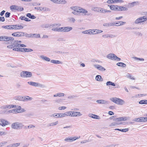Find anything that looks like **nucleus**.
<instances>
[{
    "mask_svg": "<svg viewBox=\"0 0 147 147\" xmlns=\"http://www.w3.org/2000/svg\"><path fill=\"white\" fill-rule=\"evenodd\" d=\"M110 100L114 102L119 105H122L125 103V101L123 100L116 97L111 98H110Z\"/></svg>",
    "mask_w": 147,
    "mask_h": 147,
    "instance_id": "f257e3e1",
    "label": "nucleus"
},
{
    "mask_svg": "<svg viewBox=\"0 0 147 147\" xmlns=\"http://www.w3.org/2000/svg\"><path fill=\"white\" fill-rule=\"evenodd\" d=\"M24 125L21 123L16 122L13 123L11 125L12 128L18 129L22 128Z\"/></svg>",
    "mask_w": 147,
    "mask_h": 147,
    "instance_id": "f03ea898",
    "label": "nucleus"
},
{
    "mask_svg": "<svg viewBox=\"0 0 147 147\" xmlns=\"http://www.w3.org/2000/svg\"><path fill=\"white\" fill-rule=\"evenodd\" d=\"M93 10H94L95 11L98 12L102 13L111 12L110 10H107L101 7H94L93 8Z\"/></svg>",
    "mask_w": 147,
    "mask_h": 147,
    "instance_id": "7ed1b4c3",
    "label": "nucleus"
},
{
    "mask_svg": "<svg viewBox=\"0 0 147 147\" xmlns=\"http://www.w3.org/2000/svg\"><path fill=\"white\" fill-rule=\"evenodd\" d=\"M107 58L112 60H115L119 61L121 59L118 57L115 54L113 53H110L107 55Z\"/></svg>",
    "mask_w": 147,
    "mask_h": 147,
    "instance_id": "20e7f679",
    "label": "nucleus"
},
{
    "mask_svg": "<svg viewBox=\"0 0 147 147\" xmlns=\"http://www.w3.org/2000/svg\"><path fill=\"white\" fill-rule=\"evenodd\" d=\"M32 76L31 72L27 71H23L20 74V76L22 78H30Z\"/></svg>",
    "mask_w": 147,
    "mask_h": 147,
    "instance_id": "39448f33",
    "label": "nucleus"
},
{
    "mask_svg": "<svg viewBox=\"0 0 147 147\" xmlns=\"http://www.w3.org/2000/svg\"><path fill=\"white\" fill-rule=\"evenodd\" d=\"M13 38L5 36H0V41H7L9 40H14Z\"/></svg>",
    "mask_w": 147,
    "mask_h": 147,
    "instance_id": "423d86ee",
    "label": "nucleus"
},
{
    "mask_svg": "<svg viewBox=\"0 0 147 147\" xmlns=\"http://www.w3.org/2000/svg\"><path fill=\"white\" fill-rule=\"evenodd\" d=\"M78 12L82 13L84 15L87 16H89L90 14V13H88V11L86 9L79 7H78Z\"/></svg>",
    "mask_w": 147,
    "mask_h": 147,
    "instance_id": "0eeeda50",
    "label": "nucleus"
},
{
    "mask_svg": "<svg viewBox=\"0 0 147 147\" xmlns=\"http://www.w3.org/2000/svg\"><path fill=\"white\" fill-rule=\"evenodd\" d=\"M25 33L22 32H14L12 34V35L16 37H22L24 36Z\"/></svg>",
    "mask_w": 147,
    "mask_h": 147,
    "instance_id": "6e6552de",
    "label": "nucleus"
},
{
    "mask_svg": "<svg viewBox=\"0 0 147 147\" xmlns=\"http://www.w3.org/2000/svg\"><path fill=\"white\" fill-rule=\"evenodd\" d=\"M9 124V122L5 120L4 119H0V125L2 126H4Z\"/></svg>",
    "mask_w": 147,
    "mask_h": 147,
    "instance_id": "1a4fd4ad",
    "label": "nucleus"
},
{
    "mask_svg": "<svg viewBox=\"0 0 147 147\" xmlns=\"http://www.w3.org/2000/svg\"><path fill=\"white\" fill-rule=\"evenodd\" d=\"M95 32V30H94V29H92L83 31L82 32V33L84 34H94V33Z\"/></svg>",
    "mask_w": 147,
    "mask_h": 147,
    "instance_id": "9d476101",
    "label": "nucleus"
},
{
    "mask_svg": "<svg viewBox=\"0 0 147 147\" xmlns=\"http://www.w3.org/2000/svg\"><path fill=\"white\" fill-rule=\"evenodd\" d=\"M94 66L95 67L100 71H104L106 70L105 69L104 67L100 65H94Z\"/></svg>",
    "mask_w": 147,
    "mask_h": 147,
    "instance_id": "9b49d317",
    "label": "nucleus"
},
{
    "mask_svg": "<svg viewBox=\"0 0 147 147\" xmlns=\"http://www.w3.org/2000/svg\"><path fill=\"white\" fill-rule=\"evenodd\" d=\"M96 102L98 104H101L105 105L108 103V101H107L102 99L97 100L96 101Z\"/></svg>",
    "mask_w": 147,
    "mask_h": 147,
    "instance_id": "f8f14e48",
    "label": "nucleus"
},
{
    "mask_svg": "<svg viewBox=\"0 0 147 147\" xmlns=\"http://www.w3.org/2000/svg\"><path fill=\"white\" fill-rule=\"evenodd\" d=\"M108 6L109 7L110 9L114 11H117V8L118 7V5H108Z\"/></svg>",
    "mask_w": 147,
    "mask_h": 147,
    "instance_id": "ddd939ff",
    "label": "nucleus"
},
{
    "mask_svg": "<svg viewBox=\"0 0 147 147\" xmlns=\"http://www.w3.org/2000/svg\"><path fill=\"white\" fill-rule=\"evenodd\" d=\"M72 117H77L81 116L82 115V114L80 112L73 111L72 112Z\"/></svg>",
    "mask_w": 147,
    "mask_h": 147,
    "instance_id": "4468645a",
    "label": "nucleus"
},
{
    "mask_svg": "<svg viewBox=\"0 0 147 147\" xmlns=\"http://www.w3.org/2000/svg\"><path fill=\"white\" fill-rule=\"evenodd\" d=\"M139 4V3L138 2H134L131 3H129L128 4V6L129 7H132Z\"/></svg>",
    "mask_w": 147,
    "mask_h": 147,
    "instance_id": "2eb2a0df",
    "label": "nucleus"
},
{
    "mask_svg": "<svg viewBox=\"0 0 147 147\" xmlns=\"http://www.w3.org/2000/svg\"><path fill=\"white\" fill-rule=\"evenodd\" d=\"M88 116L92 118L96 119H99L100 117L96 115L93 114L92 113H90L88 115Z\"/></svg>",
    "mask_w": 147,
    "mask_h": 147,
    "instance_id": "dca6fc26",
    "label": "nucleus"
},
{
    "mask_svg": "<svg viewBox=\"0 0 147 147\" xmlns=\"http://www.w3.org/2000/svg\"><path fill=\"white\" fill-rule=\"evenodd\" d=\"M19 112L18 111L16 110V109H13L9 110L6 113L7 114H9L10 113H19Z\"/></svg>",
    "mask_w": 147,
    "mask_h": 147,
    "instance_id": "f3484780",
    "label": "nucleus"
},
{
    "mask_svg": "<svg viewBox=\"0 0 147 147\" xmlns=\"http://www.w3.org/2000/svg\"><path fill=\"white\" fill-rule=\"evenodd\" d=\"M59 122L58 121H56L49 123L48 124L47 126L49 127H52L56 125Z\"/></svg>",
    "mask_w": 147,
    "mask_h": 147,
    "instance_id": "a211bd4d",
    "label": "nucleus"
},
{
    "mask_svg": "<svg viewBox=\"0 0 147 147\" xmlns=\"http://www.w3.org/2000/svg\"><path fill=\"white\" fill-rule=\"evenodd\" d=\"M28 83L31 86L34 87H37L38 83L34 82H28Z\"/></svg>",
    "mask_w": 147,
    "mask_h": 147,
    "instance_id": "6ab92c4d",
    "label": "nucleus"
},
{
    "mask_svg": "<svg viewBox=\"0 0 147 147\" xmlns=\"http://www.w3.org/2000/svg\"><path fill=\"white\" fill-rule=\"evenodd\" d=\"M142 22H143V21H142V18L141 17L137 19L134 22V23L136 24H138Z\"/></svg>",
    "mask_w": 147,
    "mask_h": 147,
    "instance_id": "aec40b11",
    "label": "nucleus"
},
{
    "mask_svg": "<svg viewBox=\"0 0 147 147\" xmlns=\"http://www.w3.org/2000/svg\"><path fill=\"white\" fill-rule=\"evenodd\" d=\"M127 9L126 7L122 6H118V7L117 8L118 11H127Z\"/></svg>",
    "mask_w": 147,
    "mask_h": 147,
    "instance_id": "412c9836",
    "label": "nucleus"
},
{
    "mask_svg": "<svg viewBox=\"0 0 147 147\" xmlns=\"http://www.w3.org/2000/svg\"><path fill=\"white\" fill-rule=\"evenodd\" d=\"M40 57L43 60L47 61H50V59L49 58L43 55H41Z\"/></svg>",
    "mask_w": 147,
    "mask_h": 147,
    "instance_id": "4be33fe9",
    "label": "nucleus"
},
{
    "mask_svg": "<svg viewBox=\"0 0 147 147\" xmlns=\"http://www.w3.org/2000/svg\"><path fill=\"white\" fill-rule=\"evenodd\" d=\"M14 25V30H19L20 29H22L23 28V27L21 25H18L17 24L15 25Z\"/></svg>",
    "mask_w": 147,
    "mask_h": 147,
    "instance_id": "5701e85b",
    "label": "nucleus"
},
{
    "mask_svg": "<svg viewBox=\"0 0 147 147\" xmlns=\"http://www.w3.org/2000/svg\"><path fill=\"white\" fill-rule=\"evenodd\" d=\"M133 33L136 36H142L143 35V34L140 32L138 31H134Z\"/></svg>",
    "mask_w": 147,
    "mask_h": 147,
    "instance_id": "b1692460",
    "label": "nucleus"
},
{
    "mask_svg": "<svg viewBox=\"0 0 147 147\" xmlns=\"http://www.w3.org/2000/svg\"><path fill=\"white\" fill-rule=\"evenodd\" d=\"M14 99L21 101H24V98L23 97L20 96H17L14 97Z\"/></svg>",
    "mask_w": 147,
    "mask_h": 147,
    "instance_id": "393cba45",
    "label": "nucleus"
},
{
    "mask_svg": "<svg viewBox=\"0 0 147 147\" xmlns=\"http://www.w3.org/2000/svg\"><path fill=\"white\" fill-rule=\"evenodd\" d=\"M102 36L104 38L110 37L113 38L115 37V36L114 35L110 34H104Z\"/></svg>",
    "mask_w": 147,
    "mask_h": 147,
    "instance_id": "a878e982",
    "label": "nucleus"
},
{
    "mask_svg": "<svg viewBox=\"0 0 147 147\" xmlns=\"http://www.w3.org/2000/svg\"><path fill=\"white\" fill-rule=\"evenodd\" d=\"M72 29V28L70 27H64V32H68Z\"/></svg>",
    "mask_w": 147,
    "mask_h": 147,
    "instance_id": "bb28decb",
    "label": "nucleus"
},
{
    "mask_svg": "<svg viewBox=\"0 0 147 147\" xmlns=\"http://www.w3.org/2000/svg\"><path fill=\"white\" fill-rule=\"evenodd\" d=\"M115 23L114 22H113L112 23H105L103 24V26H113L115 25Z\"/></svg>",
    "mask_w": 147,
    "mask_h": 147,
    "instance_id": "cd10ccee",
    "label": "nucleus"
},
{
    "mask_svg": "<svg viewBox=\"0 0 147 147\" xmlns=\"http://www.w3.org/2000/svg\"><path fill=\"white\" fill-rule=\"evenodd\" d=\"M95 79L98 81H103V79L101 76L99 75H97L96 76Z\"/></svg>",
    "mask_w": 147,
    "mask_h": 147,
    "instance_id": "c85d7f7f",
    "label": "nucleus"
},
{
    "mask_svg": "<svg viewBox=\"0 0 147 147\" xmlns=\"http://www.w3.org/2000/svg\"><path fill=\"white\" fill-rule=\"evenodd\" d=\"M56 115L57 116L55 118H59L63 117H65V115L64 113H58L56 114Z\"/></svg>",
    "mask_w": 147,
    "mask_h": 147,
    "instance_id": "c756f323",
    "label": "nucleus"
},
{
    "mask_svg": "<svg viewBox=\"0 0 147 147\" xmlns=\"http://www.w3.org/2000/svg\"><path fill=\"white\" fill-rule=\"evenodd\" d=\"M20 19L22 20H24L27 22L30 21L31 20H30L28 18L26 17L25 16H21L20 17Z\"/></svg>",
    "mask_w": 147,
    "mask_h": 147,
    "instance_id": "7c9ffc66",
    "label": "nucleus"
},
{
    "mask_svg": "<svg viewBox=\"0 0 147 147\" xmlns=\"http://www.w3.org/2000/svg\"><path fill=\"white\" fill-rule=\"evenodd\" d=\"M6 109H11L12 108H16V106L14 105H5Z\"/></svg>",
    "mask_w": 147,
    "mask_h": 147,
    "instance_id": "2f4dec72",
    "label": "nucleus"
},
{
    "mask_svg": "<svg viewBox=\"0 0 147 147\" xmlns=\"http://www.w3.org/2000/svg\"><path fill=\"white\" fill-rule=\"evenodd\" d=\"M117 66H119L122 67H125L126 65L122 62H119L117 63L116 64Z\"/></svg>",
    "mask_w": 147,
    "mask_h": 147,
    "instance_id": "473e14b6",
    "label": "nucleus"
},
{
    "mask_svg": "<svg viewBox=\"0 0 147 147\" xmlns=\"http://www.w3.org/2000/svg\"><path fill=\"white\" fill-rule=\"evenodd\" d=\"M26 16L32 19H34L36 18V17L35 16L31 15L30 13H27L26 14Z\"/></svg>",
    "mask_w": 147,
    "mask_h": 147,
    "instance_id": "72a5a7b5",
    "label": "nucleus"
},
{
    "mask_svg": "<svg viewBox=\"0 0 147 147\" xmlns=\"http://www.w3.org/2000/svg\"><path fill=\"white\" fill-rule=\"evenodd\" d=\"M13 45H13V48H19L20 47V44L17 43V42H16V41H15L14 42H13Z\"/></svg>",
    "mask_w": 147,
    "mask_h": 147,
    "instance_id": "f704fd0d",
    "label": "nucleus"
},
{
    "mask_svg": "<svg viewBox=\"0 0 147 147\" xmlns=\"http://www.w3.org/2000/svg\"><path fill=\"white\" fill-rule=\"evenodd\" d=\"M61 26V24L60 23H55L52 24L50 25V26L52 27H59L60 26Z\"/></svg>",
    "mask_w": 147,
    "mask_h": 147,
    "instance_id": "c9c22d12",
    "label": "nucleus"
},
{
    "mask_svg": "<svg viewBox=\"0 0 147 147\" xmlns=\"http://www.w3.org/2000/svg\"><path fill=\"white\" fill-rule=\"evenodd\" d=\"M106 84L107 86L111 85L114 86H115V85L114 82L111 81L107 82Z\"/></svg>",
    "mask_w": 147,
    "mask_h": 147,
    "instance_id": "e433bc0d",
    "label": "nucleus"
},
{
    "mask_svg": "<svg viewBox=\"0 0 147 147\" xmlns=\"http://www.w3.org/2000/svg\"><path fill=\"white\" fill-rule=\"evenodd\" d=\"M128 129H129L128 128H126L123 129H115V130H118L123 132H127L128 131Z\"/></svg>",
    "mask_w": 147,
    "mask_h": 147,
    "instance_id": "4c0bfd02",
    "label": "nucleus"
},
{
    "mask_svg": "<svg viewBox=\"0 0 147 147\" xmlns=\"http://www.w3.org/2000/svg\"><path fill=\"white\" fill-rule=\"evenodd\" d=\"M32 99V97H30L28 96H26L24 98V100H27L28 101H30Z\"/></svg>",
    "mask_w": 147,
    "mask_h": 147,
    "instance_id": "58836bf2",
    "label": "nucleus"
},
{
    "mask_svg": "<svg viewBox=\"0 0 147 147\" xmlns=\"http://www.w3.org/2000/svg\"><path fill=\"white\" fill-rule=\"evenodd\" d=\"M139 103L141 104H147V100H143L140 101Z\"/></svg>",
    "mask_w": 147,
    "mask_h": 147,
    "instance_id": "ea45409f",
    "label": "nucleus"
},
{
    "mask_svg": "<svg viewBox=\"0 0 147 147\" xmlns=\"http://www.w3.org/2000/svg\"><path fill=\"white\" fill-rule=\"evenodd\" d=\"M78 6H72L70 8L74 11H76L78 12Z\"/></svg>",
    "mask_w": 147,
    "mask_h": 147,
    "instance_id": "a19ab883",
    "label": "nucleus"
},
{
    "mask_svg": "<svg viewBox=\"0 0 147 147\" xmlns=\"http://www.w3.org/2000/svg\"><path fill=\"white\" fill-rule=\"evenodd\" d=\"M51 62L54 64H60L61 63V61H59L54 60H51Z\"/></svg>",
    "mask_w": 147,
    "mask_h": 147,
    "instance_id": "79ce46f5",
    "label": "nucleus"
},
{
    "mask_svg": "<svg viewBox=\"0 0 147 147\" xmlns=\"http://www.w3.org/2000/svg\"><path fill=\"white\" fill-rule=\"evenodd\" d=\"M72 112H67L64 113L65 115V117L66 116H71L72 117Z\"/></svg>",
    "mask_w": 147,
    "mask_h": 147,
    "instance_id": "37998d69",
    "label": "nucleus"
},
{
    "mask_svg": "<svg viewBox=\"0 0 147 147\" xmlns=\"http://www.w3.org/2000/svg\"><path fill=\"white\" fill-rule=\"evenodd\" d=\"M24 10V8L20 6H16V10L19 11H22Z\"/></svg>",
    "mask_w": 147,
    "mask_h": 147,
    "instance_id": "c03bdc74",
    "label": "nucleus"
},
{
    "mask_svg": "<svg viewBox=\"0 0 147 147\" xmlns=\"http://www.w3.org/2000/svg\"><path fill=\"white\" fill-rule=\"evenodd\" d=\"M68 19L69 21L71 22L74 23L76 21L75 19L74 18H69Z\"/></svg>",
    "mask_w": 147,
    "mask_h": 147,
    "instance_id": "a18cd8bd",
    "label": "nucleus"
},
{
    "mask_svg": "<svg viewBox=\"0 0 147 147\" xmlns=\"http://www.w3.org/2000/svg\"><path fill=\"white\" fill-rule=\"evenodd\" d=\"M95 31V32L94 33V34L100 33L102 32V31L101 30L98 29H94Z\"/></svg>",
    "mask_w": 147,
    "mask_h": 147,
    "instance_id": "49530a36",
    "label": "nucleus"
},
{
    "mask_svg": "<svg viewBox=\"0 0 147 147\" xmlns=\"http://www.w3.org/2000/svg\"><path fill=\"white\" fill-rule=\"evenodd\" d=\"M132 58L136 60H139L141 61H144V59L143 58L137 57H133Z\"/></svg>",
    "mask_w": 147,
    "mask_h": 147,
    "instance_id": "de8ad7c7",
    "label": "nucleus"
},
{
    "mask_svg": "<svg viewBox=\"0 0 147 147\" xmlns=\"http://www.w3.org/2000/svg\"><path fill=\"white\" fill-rule=\"evenodd\" d=\"M31 35H32V38H38L40 37V35L39 34H32Z\"/></svg>",
    "mask_w": 147,
    "mask_h": 147,
    "instance_id": "09e8293b",
    "label": "nucleus"
},
{
    "mask_svg": "<svg viewBox=\"0 0 147 147\" xmlns=\"http://www.w3.org/2000/svg\"><path fill=\"white\" fill-rule=\"evenodd\" d=\"M37 87H39L40 88H45L46 87L43 84H40L39 83H38V84L37 85Z\"/></svg>",
    "mask_w": 147,
    "mask_h": 147,
    "instance_id": "8fccbe9b",
    "label": "nucleus"
},
{
    "mask_svg": "<svg viewBox=\"0 0 147 147\" xmlns=\"http://www.w3.org/2000/svg\"><path fill=\"white\" fill-rule=\"evenodd\" d=\"M16 6L15 5H12L10 6V8L11 10H16Z\"/></svg>",
    "mask_w": 147,
    "mask_h": 147,
    "instance_id": "3c124183",
    "label": "nucleus"
},
{
    "mask_svg": "<svg viewBox=\"0 0 147 147\" xmlns=\"http://www.w3.org/2000/svg\"><path fill=\"white\" fill-rule=\"evenodd\" d=\"M8 29L12 30L14 29V25H8Z\"/></svg>",
    "mask_w": 147,
    "mask_h": 147,
    "instance_id": "603ef678",
    "label": "nucleus"
},
{
    "mask_svg": "<svg viewBox=\"0 0 147 147\" xmlns=\"http://www.w3.org/2000/svg\"><path fill=\"white\" fill-rule=\"evenodd\" d=\"M141 18H142V21H143V22L147 20V16H143L141 17Z\"/></svg>",
    "mask_w": 147,
    "mask_h": 147,
    "instance_id": "864d4df0",
    "label": "nucleus"
},
{
    "mask_svg": "<svg viewBox=\"0 0 147 147\" xmlns=\"http://www.w3.org/2000/svg\"><path fill=\"white\" fill-rule=\"evenodd\" d=\"M117 123L116 122H114L111 123L109 125L110 127H113L116 126L117 125Z\"/></svg>",
    "mask_w": 147,
    "mask_h": 147,
    "instance_id": "5fc2aeb1",
    "label": "nucleus"
},
{
    "mask_svg": "<svg viewBox=\"0 0 147 147\" xmlns=\"http://www.w3.org/2000/svg\"><path fill=\"white\" fill-rule=\"evenodd\" d=\"M113 120L115 121H122L121 117L118 118L114 119Z\"/></svg>",
    "mask_w": 147,
    "mask_h": 147,
    "instance_id": "6e6d98bb",
    "label": "nucleus"
},
{
    "mask_svg": "<svg viewBox=\"0 0 147 147\" xmlns=\"http://www.w3.org/2000/svg\"><path fill=\"white\" fill-rule=\"evenodd\" d=\"M80 138V136H79V137L76 138V137H74L73 138L71 137L70 138V140L73 141L76 140L77 139H79Z\"/></svg>",
    "mask_w": 147,
    "mask_h": 147,
    "instance_id": "4d7b16f0",
    "label": "nucleus"
},
{
    "mask_svg": "<svg viewBox=\"0 0 147 147\" xmlns=\"http://www.w3.org/2000/svg\"><path fill=\"white\" fill-rule=\"evenodd\" d=\"M139 122H144V117H141L140 118H139Z\"/></svg>",
    "mask_w": 147,
    "mask_h": 147,
    "instance_id": "13d9d810",
    "label": "nucleus"
},
{
    "mask_svg": "<svg viewBox=\"0 0 147 147\" xmlns=\"http://www.w3.org/2000/svg\"><path fill=\"white\" fill-rule=\"evenodd\" d=\"M35 127V126L33 125H30L28 126L27 127L25 126V127L26 129H30L33 127Z\"/></svg>",
    "mask_w": 147,
    "mask_h": 147,
    "instance_id": "bf43d9fd",
    "label": "nucleus"
},
{
    "mask_svg": "<svg viewBox=\"0 0 147 147\" xmlns=\"http://www.w3.org/2000/svg\"><path fill=\"white\" fill-rule=\"evenodd\" d=\"M59 28V32H64V27Z\"/></svg>",
    "mask_w": 147,
    "mask_h": 147,
    "instance_id": "052dcab7",
    "label": "nucleus"
},
{
    "mask_svg": "<svg viewBox=\"0 0 147 147\" xmlns=\"http://www.w3.org/2000/svg\"><path fill=\"white\" fill-rule=\"evenodd\" d=\"M10 15V13L8 12H6L5 14V16L6 18L9 17Z\"/></svg>",
    "mask_w": 147,
    "mask_h": 147,
    "instance_id": "680f3d73",
    "label": "nucleus"
},
{
    "mask_svg": "<svg viewBox=\"0 0 147 147\" xmlns=\"http://www.w3.org/2000/svg\"><path fill=\"white\" fill-rule=\"evenodd\" d=\"M119 22V24H120L119 25H115V26H120L123 25L125 24V22H122V21H120V22Z\"/></svg>",
    "mask_w": 147,
    "mask_h": 147,
    "instance_id": "e2e57ef3",
    "label": "nucleus"
},
{
    "mask_svg": "<svg viewBox=\"0 0 147 147\" xmlns=\"http://www.w3.org/2000/svg\"><path fill=\"white\" fill-rule=\"evenodd\" d=\"M114 1L115 3H123L124 2L122 0H115Z\"/></svg>",
    "mask_w": 147,
    "mask_h": 147,
    "instance_id": "0e129e2a",
    "label": "nucleus"
},
{
    "mask_svg": "<svg viewBox=\"0 0 147 147\" xmlns=\"http://www.w3.org/2000/svg\"><path fill=\"white\" fill-rule=\"evenodd\" d=\"M76 97V96L74 95H71V96H68L67 97V98H68L69 99H73L74 98Z\"/></svg>",
    "mask_w": 147,
    "mask_h": 147,
    "instance_id": "69168bd1",
    "label": "nucleus"
},
{
    "mask_svg": "<svg viewBox=\"0 0 147 147\" xmlns=\"http://www.w3.org/2000/svg\"><path fill=\"white\" fill-rule=\"evenodd\" d=\"M13 147H15L16 146H18L20 145V143H17L15 144H12Z\"/></svg>",
    "mask_w": 147,
    "mask_h": 147,
    "instance_id": "338daca9",
    "label": "nucleus"
},
{
    "mask_svg": "<svg viewBox=\"0 0 147 147\" xmlns=\"http://www.w3.org/2000/svg\"><path fill=\"white\" fill-rule=\"evenodd\" d=\"M1 145L2 147L5 145L7 143V142L3 141L0 142Z\"/></svg>",
    "mask_w": 147,
    "mask_h": 147,
    "instance_id": "774afa93",
    "label": "nucleus"
}]
</instances>
